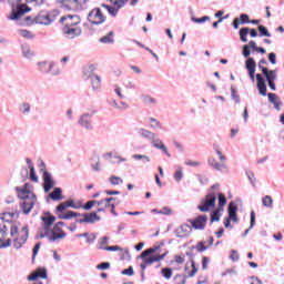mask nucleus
I'll return each instance as SVG.
<instances>
[{
	"instance_id": "1",
	"label": "nucleus",
	"mask_w": 284,
	"mask_h": 284,
	"mask_svg": "<svg viewBox=\"0 0 284 284\" xmlns=\"http://www.w3.org/2000/svg\"><path fill=\"white\" fill-rule=\"evenodd\" d=\"M16 192L18 199L21 200L20 207L23 214H30L34 205H37V195L34 194L33 186L26 183L23 186H17Z\"/></svg>"
},
{
	"instance_id": "2",
	"label": "nucleus",
	"mask_w": 284,
	"mask_h": 284,
	"mask_svg": "<svg viewBox=\"0 0 284 284\" xmlns=\"http://www.w3.org/2000/svg\"><path fill=\"white\" fill-rule=\"evenodd\" d=\"M67 207L80 210V207H83V204L81 203V201L75 202L74 200H68L65 202L60 203L55 207V214L58 219H61L62 221H70L71 219H77V216H81L80 213H77L74 211H69L65 213Z\"/></svg>"
},
{
	"instance_id": "3",
	"label": "nucleus",
	"mask_w": 284,
	"mask_h": 284,
	"mask_svg": "<svg viewBox=\"0 0 284 284\" xmlns=\"http://www.w3.org/2000/svg\"><path fill=\"white\" fill-rule=\"evenodd\" d=\"M10 236H11V243L14 247V250H21V247L28 243V239L30 236V229L28 225H24L19 230V226L17 224H11L10 226Z\"/></svg>"
},
{
	"instance_id": "4",
	"label": "nucleus",
	"mask_w": 284,
	"mask_h": 284,
	"mask_svg": "<svg viewBox=\"0 0 284 284\" xmlns=\"http://www.w3.org/2000/svg\"><path fill=\"white\" fill-rule=\"evenodd\" d=\"M159 250H161V245H155L141 253L140 257L142 258V263L140 264V267L142 270V276H144L148 265H152L153 263H159V261H163V258L168 256V253H163L161 255L156 254ZM151 254H155V255L151 256Z\"/></svg>"
},
{
	"instance_id": "5",
	"label": "nucleus",
	"mask_w": 284,
	"mask_h": 284,
	"mask_svg": "<svg viewBox=\"0 0 284 284\" xmlns=\"http://www.w3.org/2000/svg\"><path fill=\"white\" fill-rule=\"evenodd\" d=\"M63 225H65L64 222H58L53 226V230L47 229L45 233H40V239H48L51 243L61 239H65V233L61 231Z\"/></svg>"
},
{
	"instance_id": "6",
	"label": "nucleus",
	"mask_w": 284,
	"mask_h": 284,
	"mask_svg": "<svg viewBox=\"0 0 284 284\" xmlns=\"http://www.w3.org/2000/svg\"><path fill=\"white\" fill-rule=\"evenodd\" d=\"M94 114H97V111L92 108L89 109L80 115L78 125L84 130H94V126L92 125V116H94Z\"/></svg>"
},
{
	"instance_id": "7",
	"label": "nucleus",
	"mask_w": 284,
	"mask_h": 284,
	"mask_svg": "<svg viewBox=\"0 0 284 284\" xmlns=\"http://www.w3.org/2000/svg\"><path fill=\"white\" fill-rule=\"evenodd\" d=\"M216 192L210 191L197 206L200 212H210V210H214V205H216Z\"/></svg>"
},
{
	"instance_id": "8",
	"label": "nucleus",
	"mask_w": 284,
	"mask_h": 284,
	"mask_svg": "<svg viewBox=\"0 0 284 284\" xmlns=\"http://www.w3.org/2000/svg\"><path fill=\"white\" fill-rule=\"evenodd\" d=\"M105 19L103 10L99 7L92 9L88 14V21L91 22L92 26H102V23H105Z\"/></svg>"
},
{
	"instance_id": "9",
	"label": "nucleus",
	"mask_w": 284,
	"mask_h": 284,
	"mask_svg": "<svg viewBox=\"0 0 284 284\" xmlns=\"http://www.w3.org/2000/svg\"><path fill=\"white\" fill-rule=\"evenodd\" d=\"M262 73L264 74L268 88L273 91L276 92V79L278 78L277 71L276 70H268L267 68H262Z\"/></svg>"
},
{
	"instance_id": "10",
	"label": "nucleus",
	"mask_w": 284,
	"mask_h": 284,
	"mask_svg": "<svg viewBox=\"0 0 284 284\" xmlns=\"http://www.w3.org/2000/svg\"><path fill=\"white\" fill-rule=\"evenodd\" d=\"M60 21L64 26L63 28H74L79 27L81 18H79V16H63Z\"/></svg>"
},
{
	"instance_id": "11",
	"label": "nucleus",
	"mask_w": 284,
	"mask_h": 284,
	"mask_svg": "<svg viewBox=\"0 0 284 284\" xmlns=\"http://www.w3.org/2000/svg\"><path fill=\"white\" fill-rule=\"evenodd\" d=\"M26 12H30V7L26 4H20L17 7V9H13L11 14L9 16V19L11 21H19V18L23 17Z\"/></svg>"
},
{
	"instance_id": "12",
	"label": "nucleus",
	"mask_w": 284,
	"mask_h": 284,
	"mask_svg": "<svg viewBox=\"0 0 284 284\" xmlns=\"http://www.w3.org/2000/svg\"><path fill=\"white\" fill-rule=\"evenodd\" d=\"M6 236H8V225L2 224L0 225V250H3V247H10V245H12V240L9 239L6 241Z\"/></svg>"
},
{
	"instance_id": "13",
	"label": "nucleus",
	"mask_w": 284,
	"mask_h": 284,
	"mask_svg": "<svg viewBox=\"0 0 284 284\" xmlns=\"http://www.w3.org/2000/svg\"><path fill=\"white\" fill-rule=\"evenodd\" d=\"M34 23H38L39 26H50L52 21H54V18L51 17L49 13L45 12H40L36 18H34Z\"/></svg>"
},
{
	"instance_id": "14",
	"label": "nucleus",
	"mask_w": 284,
	"mask_h": 284,
	"mask_svg": "<svg viewBox=\"0 0 284 284\" xmlns=\"http://www.w3.org/2000/svg\"><path fill=\"white\" fill-rule=\"evenodd\" d=\"M63 34L67 37V39H75V37H81V27H67L62 28Z\"/></svg>"
},
{
	"instance_id": "15",
	"label": "nucleus",
	"mask_w": 284,
	"mask_h": 284,
	"mask_svg": "<svg viewBox=\"0 0 284 284\" xmlns=\"http://www.w3.org/2000/svg\"><path fill=\"white\" fill-rule=\"evenodd\" d=\"M245 68L248 72V77L251 81H255L254 74H256V61H254V58H248L245 61Z\"/></svg>"
},
{
	"instance_id": "16",
	"label": "nucleus",
	"mask_w": 284,
	"mask_h": 284,
	"mask_svg": "<svg viewBox=\"0 0 284 284\" xmlns=\"http://www.w3.org/2000/svg\"><path fill=\"white\" fill-rule=\"evenodd\" d=\"M207 223V216L200 215L195 220H191V225L194 230H205V225Z\"/></svg>"
},
{
	"instance_id": "17",
	"label": "nucleus",
	"mask_w": 284,
	"mask_h": 284,
	"mask_svg": "<svg viewBox=\"0 0 284 284\" xmlns=\"http://www.w3.org/2000/svg\"><path fill=\"white\" fill-rule=\"evenodd\" d=\"M39 278H48V271L45 268H37L33 273L27 276L28 281H39Z\"/></svg>"
},
{
	"instance_id": "18",
	"label": "nucleus",
	"mask_w": 284,
	"mask_h": 284,
	"mask_svg": "<svg viewBox=\"0 0 284 284\" xmlns=\"http://www.w3.org/2000/svg\"><path fill=\"white\" fill-rule=\"evenodd\" d=\"M257 90L262 97H267V85L265 84V78L261 73L256 74Z\"/></svg>"
},
{
	"instance_id": "19",
	"label": "nucleus",
	"mask_w": 284,
	"mask_h": 284,
	"mask_svg": "<svg viewBox=\"0 0 284 284\" xmlns=\"http://www.w3.org/2000/svg\"><path fill=\"white\" fill-rule=\"evenodd\" d=\"M114 201H116L114 197H106L102 201H98V212H105L108 207H111L114 204Z\"/></svg>"
},
{
	"instance_id": "20",
	"label": "nucleus",
	"mask_w": 284,
	"mask_h": 284,
	"mask_svg": "<svg viewBox=\"0 0 284 284\" xmlns=\"http://www.w3.org/2000/svg\"><path fill=\"white\" fill-rule=\"evenodd\" d=\"M43 187H44V192H50V190H52V187H54V180H52V175L50 173H48V171H44L43 173Z\"/></svg>"
},
{
	"instance_id": "21",
	"label": "nucleus",
	"mask_w": 284,
	"mask_h": 284,
	"mask_svg": "<svg viewBox=\"0 0 284 284\" xmlns=\"http://www.w3.org/2000/svg\"><path fill=\"white\" fill-rule=\"evenodd\" d=\"M190 232H192V227H190L187 224H184L176 229L175 234L178 239H185V236H190Z\"/></svg>"
},
{
	"instance_id": "22",
	"label": "nucleus",
	"mask_w": 284,
	"mask_h": 284,
	"mask_svg": "<svg viewBox=\"0 0 284 284\" xmlns=\"http://www.w3.org/2000/svg\"><path fill=\"white\" fill-rule=\"evenodd\" d=\"M151 143L153 148H156V150H161L162 152H164V154H166V156H170L168 148L165 146V144H163V141L161 139L156 138V135L151 140Z\"/></svg>"
},
{
	"instance_id": "23",
	"label": "nucleus",
	"mask_w": 284,
	"mask_h": 284,
	"mask_svg": "<svg viewBox=\"0 0 284 284\" xmlns=\"http://www.w3.org/2000/svg\"><path fill=\"white\" fill-rule=\"evenodd\" d=\"M267 97H268L270 103L274 105L275 110H277V112H281V105H283L281 98H278L276 93H268Z\"/></svg>"
},
{
	"instance_id": "24",
	"label": "nucleus",
	"mask_w": 284,
	"mask_h": 284,
	"mask_svg": "<svg viewBox=\"0 0 284 284\" xmlns=\"http://www.w3.org/2000/svg\"><path fill=\"white\" fill-rule=\"evenodd\" d=\"M57 221V217L53 215H45L42 216V223H43V231L40 232V234H45L47 230H50V225H52Z\"/></svg>"
},
{
	"instance_id": "25",
	"label": "nucleus",
	"mask_w": 284,
	"mask_h": 284,
	"mask_svg": "<svg viewBox=\"0 0 284 284\" xmlns=\"http://www.w3.org/2000/svg\"><path fill=\"white\" fill-rule=\"evenodd\" d=\"M237 211H239V206H236L234 202H231L229 204V219H231L233 223H239V216H236Z\"/></svg>"
},
{
	"instance_id": "26",
	"label": "nucleus",
	"mask_w": 284,
	"mask_h": 284,
	"mask_svg": "<svg viewBox=\"0 0 284 284\" xmlns=\"http://www.w3.org/2000/svg\"><path fill=\"white\" fill-rule=\"evenodd\" d=\"M209 165H211L213 170H217L219 172H222V170H227V165L225 163H219L214 158L209 159Z\"/></svg>"
},
{
	"instance_id": "27",
	"label": "nucleus",
	"mask_w": 284,
	"mask_h": 284,
	"mask_svg": "<svg viewBox=\"0 0 284 284\" xmlns=\"http://www.w3.org/2000/svg\"><path fill=\"white\" fill-rule=\"evenodd\" d=\"M138 134H140L142 139H148V141H152L153 139H156V133L142 128L138 129Z\"/></svg>"
},
{
	"instance_id": "28",
	"label": "nucleus",
	"mask_w": 284,
	"mask_h": 284,
	"mask_svg": "<svg viewBox=\"0 0 284 284\" xmlns=\"http://www.w3.org/2000/svg\"><path fill=\"white\" fill-rule=\"evenodd\" d=\"M26 161H27V165L31 172L30 173L31 181H33V183H39V176H37V172H34V164L32 163V160L27 158Z\"/></svg>"
},
{
	"instance_id": "29",
	"label": "nucleus",
	"mask_w": 284,
	"mask_h": 284,
	"mask_svg": "<svg viewBox=\"0 0 284 284\" xmlns=\"http://www.w3.org/2000/svg\"><path fill=\"white\" fill-rule=\"evenodd\" d=\"M52 201H63V190L61 187H55L50 194Z\"/></svg>"
},
{
	"instance_id": "30",
	"label": "nucleus",
	"mask_w": 284,
	"mask_h": 284,
	"mask_svg": "<svg viewBox=\"0 0 284 284\" xmlns=\"http://www.w3.org/2000/svg\"><path fill=\"white\" fill-rule=\"evenodd\" d=\"M14 216H19V213L17 212H4L1 214L0 219L1 221H4L6 223H10Z\"/></svg>"
},
{
	"instance_id": "31",
	"label": "nucleus",
	"mask_w": 284,
	"mask_h": 284,
	"mask_svg": "<svg viewBox=\"0 0 284 284\" xmlns=\"http://www.w3.org/2000/svg\"><path fill=\"white\" fill-rule=\"evenodd\" d=\"M91 79V87H92V90H101V77L99 75H92Z\"/></svg>"
},
{
	"instance_id": "32",
	"label": "nucleus",
	"mask_w": 284,
	"mask_h": 284,
	"mask_svg": "<svg viewBox=\"0 0 284 284\" xmlns=\"http://www.w3.org/2000/svg\"><path fill=\"white\" fill-rule=\"evenodd\" d=\"M94 65L89 64L87 67L83 68V74L84 77H87V79H92V77H95L97 74H94Z\"/></svg>"
},
{
	"instance_id": "33",
	"label": "nucleus",
	"mask_w": 284,
	"mask_h": 284,
	"mask_svg": "<svg viewBox=\"0 0 284 284\" xmlns=\"http://www.w3.org/2000/svg\"><path fill=\"white\" fill-rule=\"evenodd\" d=\"M84 217H85L87 223H91V224L97 223V221H101V217L94 212L84 214Z\"/></svg>"
},
{
	"instance_id": "34",
	"label": "nucleus",
	"mask_w": 284,
	"mask_h": 284,
	"mask_svg": "<svg viewBox=\"0 0 284 284\" xmlns=\"http://www.w3.org/2000/svg\"><path fill=\"white\" fill-rule=\"evenodd\" d=\"M49 65H50V62L48 61L37 62V68L39 72H42L43 74H48Z\"/></svg>"
},
{
	"instance_id": "35",
	"label": "nucleus",
	"mask_w": 284,
	"mask_h": 284,
	"mask_svg": "<svg viewBox=\"0 0 284 284\" xmlns=\"http://www.w3.org/2000/svg\"><path fill=\"white\" fill-rule=\"evenodd\" d=\"M150 128L153 130H163V124H161V121L156 120L155 118L149 119Z\"/></svg>"
},
{
	"instance_id": "36",
	"label": "nucleus",
	"mask_w": 284,
	"mask_h": 284,
	"mask_svg": "<svg viewBox=\"0 0 284 284\" xmlns=\"http://www.w3.org/2000/svg\"><path fill=\"white\" fill-rule=\"evenodd\" d=\"M61 73V69H59V67L54 63V62H49V70L47 72V74H60Z\"/></svg>"
},
{
	"instance_id": "37",
	"label": "nucleus",
	"mask_w": 284,
	"mask_h": 284,
	"mask_svg": "<svg viewBox=\"0 0 284 284\" xmlns=\"http://www.w3.org/2000/svg\"><path fill=\"white\" fill-rule=\"evenodd\" d=\"M247 34H250V28L244 27L240 29V41H242V43H247Z\"/></svg>"
},
{
	"instance_id": "38",
	"label": "nucleus",
	"mask_w": 284,
	"mask_h": 284,
	"mask_svg": "<svg viewBox=\"0 0 284 284\" xmlns=\"http://www.w3.org/2000/svg\"><path fill=\"white\" fill-rule=\"evenodd\" d=\"M256 223V213H254V211L251 212V225L250 229L245 230L244 234H243V239H245V236H247V234H250V231L254 229V225Z\"/></svg>"
},
{
	"instance_id": "39",
	"label": "nucleus",
	"mask_w": 284,
	"mask_h": 284,
	"mask_svg": "<svg viewBox=\"0 0 284 284\" xmlns=\"http://www.w3.org/2000/svg\"><path fill=\"white\" fill-rule=\"evenodd\" d=\"M100 43H114V32L110 31L109 34L100 38Z\"/></svg>"
},
{
	"instance_id": "40",
	"label": "nucleus",
	"mask_w": 284,
	"mask_h": 284,
	"mask_svg": "<svg viewBox=\"0 0 284 284\" xmlns=\"http://www.w3.org/2000/svg\"><path fill=\"white\" fill-rule=\"evenodd\" d=\"M109 103L115 110H128V105L124 102L118 103L116 100H110Z\"/></svg>"
},
{
	"instance_id": "41",
	"label": "nucleus",
	"mask_w": 284,
	"mask_h": 284,
	"mask_svg": "<svg viewBox=\"0 0 284 284\" xmlns=\"http://www.w3.org/2000/svg\"><path fill=\"white\" fill-rule=\"evenodd\" d=\"M22 54L26 59H32L34 52L28 45H22Z\"/></svg>"
},
{
	"instance_id": "42",
	"label": "nucleus",
	"mask_w": 284,
	"mask_h": 284,
	"mask_svg": "<svg viewBox=\"0 0 284 284\" xmlns=\"http://www.w3.org/2000/svg\"><path fill=\"white\" fill-rule=\"evenodd\" d=\"M101 7L104 10H108L109 14H111V17H116V14H119V8H114V7H110L108 4H101Z\"/></svg>"
},
{
	"instance_id": "43",
	"label": "nucleus",
	"mask_w": 284,
	"mask_h": 284,
	"mask_svg": "<svg viewBox=\"0 0 284 284\" xmlns=\"http://www.w3.org/2000/svg\"><path fill=\"white\" fill-rule=\"evenodd\" d=\"M109 183L111 185H123V179H121L120 176H116V175H111L109 178Z\"/></svg>"
},
{
	"instance_id": "44",
	"label": "nucleus",
	"mask_w": 284,
	"mask_h": 284,
	"mask_svg": "<svg viewBox=\"0 0 284 284\" xmlns=\"http://www.w3.org/2000/svg\"><path fill=\"white\" fill-rule=\"evenodd\" d=\"M110 239L108 236H103L99 240L98 242V250H106L108 246V243H109Z\"/></svg>"
},
{
	"instance_id": "45",
	"label": "nucleus",
	"mask_w": 284,
	"mask_h": 284,
	"mask_svg": "<svg viewBox=\"0 0 284 284\" xmlns=\"http://www.w3.org/2000/svg\"><path fill=\"white\" fill-rule=\"evenodd\" d=\"M221 212H223V207H219L211 214V222L214 223V221H220L221 219Z\"/></svg>"
},
{
	"instance_id": "46",
	"label": "nucleus",
	"mask_w": 284,
	"mask_h": 284,
	"mask_svg": "<svg viewBox=\"0 0 284 284\" xmlns=\"http://www.w3.org/2000/svg\"><path fill=\"white\" fill-rule=\"evenodd\" d=\"M18 34H20V37L23 39H34V34L26 29L18 30Z\"/></svg>"
},
{
	"instance_id": "47",
	"label": "nucleus",
	"mask_w": 284,
	"mask_h": 284,
	"mask_svg": "<svg viewBox=\"0 0 284 284\" xmlns=\"http://www.w3.org/2000/svg\"><path fill=\"white\" fill-rule=\"evenodd\" d=\"M262 203H263L264 207H272L274 205V200H272V196L265 195L262 199Z\"/></svg>"
},
{
	"instance_id": "48",
	"label": "nucleus",
	"mask_w": 284,
	"mask_h": 284,
	"mask_svg": "<svg viewBox=\"0 0 284 284\" xmlns=\"http://www.w3.org/2000/svg\"><path fill=\"white\" fill-rule=\"evenodd\" d=\"M30 103L23 102L22 104H20L19 111L21 112V114L28 115V113L30 112Z\"/></svg>"
},
{
	"instance_id": "49",
	"label": "nucleus",
	"mask_w": 284,
	"mask_h": 284,
	"mask_svg": "<svg viewBox=\"0 0 284 284\" xmlns=\"http://www.w3.org/2000/svg\"><path fill=\"white\" fill-rule=\"evenodd\" d=\"M174 180L179 183L183 179V168L178 166L173 175Z\"/></svg>"
},
{
	"instance_id": "50",
	"label": "nucleus",
	"mask_w": 284,
	"mask_h": 284,
	"mask_svg": "<svg viewBox=\"0 0 284 284\" xmlns=\"http://www.w3.org/2000/svg\"><path fill=\"white\" fill-rule=\"evenodd\" d=\"M216 199H219V205H220V207H222V210H223V207H225V205H226V203H227V199H225V195H223V193H219V192H216Z\"/></svg>"
},
{
	"instance_id": "51",
	"label": "nucleus",
	"mask_w": 284,
	"mask_h": 284,
	"mask_svg": "<svg viewBox=\"0 0 284 284\" xmlns=\"http://www.w3.org/2000/svg\"><path fill=\"white\" fill-rule=\"evenodd\" d=\"M132 159H134V161H143V163H150V156L148 155H142V154H133Z\"/></svg>"
},
{
	"instance_id": "52",
	"label": "nucleus",
	"mask_w": 284,
	"mask_h": 284,
	"mask_svg": "<svg viewBox=\"0 0 284 284\" xmlns=\"http://www.w3.org/2000/svg\"><path fill=\"white\" fill-rule=\"evenodd\" d=\"M142 101L143 103H145L146 105H154V103H156V99L150 97V95H143L142 97Z\"/></svg>"
},
{
	"instance_id": "53",
	"label": "nucleus",
	"mask_w": 284,
	"mask_h": 284,
	"mask_svg": "<svg viewBox=\"0 0 284 284\" xmlns=\"http://www.w3.org/2000/svg\"><path fill=\"white\" fill-rule=\"evenodd\" d=\"M191 21H193V23H205V21H210V17L194 18V16H192Z\"/></svg>"
},
{
	"instance_id": "54",
	"label": "nucleus",
	"mask_w": 284,
	"mask_h": 284,
	"mask_svg": "<svg viewBox=\"0 0 284 284\" xmlns=\"http://www.w3.org/2000/svg\"><path fill=\"white\" fill-rule=\"evenodd\" d=\"M252 49L247 45V44H244L243 48H242V54L245 59H250V55L252 54Z\"/></svg>"
},
{
	"instance_id": "55",
	"label": "nucleus",
	"mask_w": 284,
	"mask_h": 284,
	"mask_svg": "<svg viewBox=\"0 0 284 284\" xmlns=\"http://www.w3.org/2000/svg\"><path fill=\"white\" fill-rule=\"evenodd\" d=\"M161 274L168 281H170V278H172V271H171V268H168V267L162 268Z\"/></svg>"
},
{
	"instance_id": "56",
	"label": "nucleus",
	"mask_w": 284,
	"mask_h": 284,
	"mask_svg": "<svg viewBox=\"0 0 284 284\" xmlns=\"http://www.w3.org/2000/svg\"><path fill=\"white\" fill-rule=\"evenodd\" d=\"M260 37H272L267 28L258 26Z\"/></svg>"
},
{
	"instance_id": "57",
	"label": "nucleus",
	"mask_w": 284,
	"mask_h": 284,
	"mask_svg": "<svg viewBox=\"0 0 284 284\" xmlns=\"http://www.w3.org/2000/svg\"><path fill=\"white\" fill-rule=\"evenodd\" d=\"M115 8H123L125 3H128V0H109Z\"/></svg>"
},
{
	"instance_id": "58",
	"label": "nucleus",
	"mask_w": 284,
	"mask_h": 284,
	"mask_svg": "<svg viewBox=\"0 0 284 284\" xmlns=\"http://www.w3.org/2000/svg\"><path fill=\"white\" fill-rule=\"evenodd\" d=\"M231 97L235 103H241V98L236 94V89H234V87L231 88Z\"/></svg>"
},
{
	"instance_id": "59",
	"label": "nucleus",
	"mask_w": 284,
	"mask_h": 284,
	"mask_svg": "<svg viewBox=\"0 0 284 284\" xmlns=\"http://www.w3.org/2000/svg\"><path fill=\"white\" fill-rule=\"evenodd\" d=\"M174 261L179 265H183V263H185V254L175 255Z\"/></svg>"
},
{
	"instance_id": "60",
	"label": "nucleus",
	"mask_w": 284,
	"mask_h": 284,
	"mask_svg": "<svg viewBox=\"0 0 284 284\" xmlns=\"http://www.w3.org/2000/svg\"><path fill=\"white\" fill-rule=\"evenodd\" d=\"M175 284H185L187 280L183 275H175L174 277Z\"/></svg>"
},
{
	"instance_id": "61",
	"label": "nucleus",
	"mask_w": 284,
	"mask_h": 284,
	"mask_svg": "<svg viewBox=\"0 0 284 284\" xmlns=\"http://www.w3.org/2000/svg\"><path fill=\"white\" fill-rule=\"evenodd\" d=\"M215 153L217 154V156L220 159V163H225L227 161V158L225 155H223V152H221V150L215 149Z\"/></svg>"
},
{
	"instance_id": "62",
	"label": "nucleus",
	"mask_w": 284,
	"mask_h": 284,
	"mask_svg": "<svg viewBox=\"0 0 284 284\" xmlns=\"http://www.w3.org/2000/svg\"><path fill=\"white\" fill-rule=\"evenodd\" d=\"M240 23L243 26L245 23H250V16L245 14V13H242L240 16Z\"/></svg>"
},
{
	"instance_id": "63",
	"label": "nucleus",
	"mask_w": 284,
	"mask_h": 284,
	"mask_svg": "<svg viewBox=\"0 0 284 284\" xmlns=\"http://www.w3.org/2000/svg\"><path fill=\"white\" fill-rule=\"evenodd\" d=\"M195 250H197V252H205V250H207V246H205L204 242H199L195 246Z\"/></svg>"
},
{
	"instance_id": "64",
	"label": "nucleus",
	"mask_w": 284,
	"mask_h": 284,
	"mask_svg": "<svg viewBox=\"0 0 284 284\" xmlns=\"http://www.w3.org/2000/svg\"><path fill=\"white\" fill-rule=\"evenodd\" d=\"M93 241H97V234H94V233L89 234L88 233L87 243L92 244Z\"/></svg>"
}]
</instances>
